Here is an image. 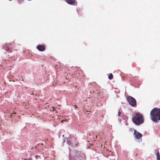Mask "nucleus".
Masks as SVG:
<instances>
[{
	"instance_id": "obj_1",
	"label": "nucleus",
	"mask_w": 160,
	"mask_h": 160,
	"mask_svg": "<svg viewBox=\"0 0 160 160\" xmlns=\"http://www.w3.org/2000/svg\"><path fill=\"white\" fill-rule=\"evenodd\" d=\"M151 120L156 123L160 120V108H154L151 112Z\"/></svg>"
},
{
	"instance_id": "obj_2",
	"label": "nucleus",
	"mask_w": 160,
	"mask_h": 160,
	"mask_svg": "<svg viewBox=\"0 0 160 160\" xmlns=\"http://www.w3.org/2000/svg\"><path fill=\"white\" fill-rule=\"evenodd\" d=\"M133 122L137 125H139L143 122V117L140 113H137L132 119Z\"/></svg>"
},
{
	"instance_id": "obj_3",
	"label": "nucleus",
	"mask_w": 160,
	"mask_h": 160,
	"mask_svg": "<svg viewBox=\"0 0 160 160\" xmlns=\"http://www.w3.org/2000/svg\"><path fill=\"white\" fill-rule=\"evenodd\" d=\"M134 136L137 142H139L142 141V134L135 130H134Z\"/></svg>"
},
{
	"instance_id": "obj_4",
	"label": "nucleus",
	"mask_w": 160,
	"mask_h": 160,
	"mask_svg": "<svg viewBox=\"0 0 160 160\" xmlns=\"http://www.w3.org/2000/svg\"><path fill=\"white\" fill-rule=\"evenodd\" d=\"M127 100L131 106H134L136 105V102L135 99L132 97L128 96L127 98Z\"/></svg>"
},
{
	"instance_id": "obj_5",
	"label": "nucleus",
	"mask_w": 160,
	"mask_h": 160,
	"mask_svg": "<svg viewBox=\"0 0 160 160\" xmlns=\"http://www.w3.org/2000/svg\"><path fill=\"white\" fill-rule=\"evenodd\" d=\"M65 1L68 4L76 5H77V3L76 2L75 0H65Z\"/></svg>"
},
{
	"instance_id": "obj_6",
	"label": "nucleus",
	"mask_w": 160,
	"mask_h": 160,
	"mask_svg": "<svg viewBox=\"0 0 160 160\" xmlns=\"http://www.w3.org/2000/svg\"><path fill=\"white\" fill-rule=\"evenodd\" d=\"M37 48L40 51H43L45 50V47L43 45H38L37 46Z\"/></svg>"
},
{
	"instance_id": "obj_7",
	"label": "nucleus",
	"mask_w": 160,
	"mask_h": 160,
	"mask_svg": "<svg viewBox=\"0 0 160 160\" xmlns=\"http://www.w3.org/2000/svg\"><path fill=\"white\" fill-rule=\"evenodd\" d=\"M155 153L157 155V160H160V154L158 152H156Z\"/></svg>"
},
{
	"instance_id": "obj_8",
	"label": "nucleus",
	"mask_w": 160,
	"mask_h": 160,
	"mask_svg": "<svg viewBox=\"0 0 160 160\" xmlns=\"http://www.w3.org/2000/svg\"><path fill=\"white\" fill-rule=\"evenodd\" d=\"M113 78V75L112 74H111L109 76H108V78L110 79L111 80Z\"/></svg>"
},
{
	"instance_id": "obj_9",
	"label": "nucleus",
	"mask_w": 160,
	"mask_h": 160,
	"mask_svg": "<svg viewBox=\"0 0 160 160\" xmlns=\"http://www.w3.org/2000/svg\"><path fill=\"white\" fill-rule=\"evenodd\" d=\"M121 112H118V116H120L121 115Z\"/></svg>"
},
{
	"instance_id": "obj_10",
	"label": "nucleus",
	"mask_w": 160,
	"mask_h": 160,
	"mask_svg": "<svg viewBox=\"0 0 160 160\" xmlns=\"http://www.w3.org/2000/svg\"><path fill=\"white\" fill-rule=\"evenodd\" d=\"M68 143L69 144H70V142H70V141H69H69H68Z\"/></svg>"
},
{
	"instance_id": "obj_11",
	"label": "nucleus",
	"mask_w": 160,
	"mask_h": 160,
	"mask_svg": "<svg viewBox=\"0 0 160 160\" xmlns=\"http://www.w3.org/2000/svg\"><path fill=\"white\" fill-rule=\"evenodd\" d=\"M52 108L53 109V111H54L55 110V109H54V108L53 107H52Z\"/></svg>"
},
{
	"instance_id": "obj_12",
	"label": "nucleus",
	"mask_w": 160,
	"mask_h": 160,
	"mask_svg": "<svg viewBox=\"0 0 160 160\" xmlns=\"http://www.w3.org/2000/svg\"><path fill=\"white\" fill-rule=\"evenodd\" d=\"M64 121H65L66 122H67V121H68V119H66L65 120H64Z\"/></svg>"
},
{
	"instance_id": "obj_13",
	"label": "nucleus",
	"mask_w": 160,
	"mask_h": 160,
	"mask_svg": "<svg viewBox=\"0 0 160 160\" xmlns=\"http://www.w3.org/2000/svg\"><path fill=\"white\" fill-rule=\"evenodd\" d=\"M74 107H75L76 108H78V107H77V106L76 105H75L74 106Z\"/></svg>"
},
{
	"instance_id": "obj_14",
	"label": "nucleus",
	"mask_w": 160,
	"mask_h": 160,
	"mask_svg": "<svg viewBox=\"0 0 160 160\" xmlns=\"http://www.w3.org/2000/svg\"><path fill=\"white\" fill-rule=\"evenodd\" d=\"M62 136H63V137H64V135H62Z\"/></svg>"
},
{
	"instance_id": "obj_15",
	"label": "nucleus",
	"mask_w": 160,
	"mask_h": 160,
	"mask_svg": "<svg viewBox=\"0 0 160 160\" xmlns=\"http://www.w3.org/2000/svg\"><path fill=\"white\" fill-rule=\"evenodd\" d=\"M16 112H15L14 113V114H16Z\"/></svg>"
},
{
	"instance_id": "obj_16",
	"label": "nucleus",
	"mask_w": 160,
	"mask_h": 160,
	"mask_svg": "<svg viewBox=\"0 0 160 160\" xmlns=\"http://www.w3.org/2000/svg\"><path fill=\"white\" fill-rule=\"evenodd\" d=\"M63 121H62V122H63Z\"/></svg>"
}]
</instances>
